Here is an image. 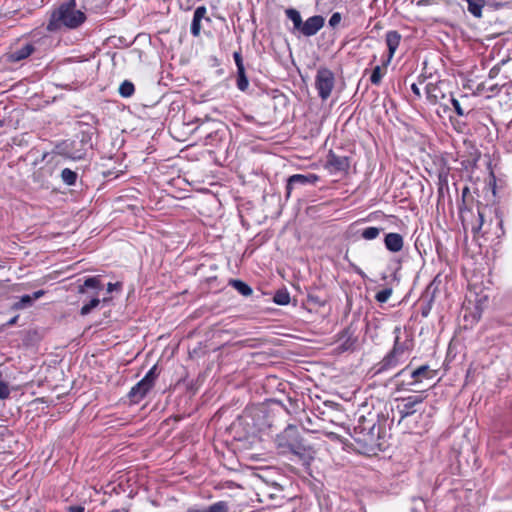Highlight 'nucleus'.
Instances as JSON below:
<instances>
[{
  "label": "nucleus",
  "mask_w": 512,
  "mask_h": 512,
  "mask_svg": "<svg viewBox=\"0 0 512 512\" xmlns=\"http://www.w3.org/2000/svg\"><path fill=\"white\" fill-rule=\"evenodd\" d=\"M477 92L480 94V93H483V92H487V86H486V83L485 82H482L480 83L478 86H477Z\"/></svg>",
  "instance_id": "a19ab883"
},
{
  "label": "nucleus",
  "mask_w": 512,
  "mask_h": 512,
  "mask_svg": "<svg viewBox=\"0 0 512 512\" xmlns=\"http://www.w3.org/2000/svg\"><path fill=\"white\" fill-rule=\"evenodd\" d=\"M45 294L44 290L35 291L32 295L33 300L41 298Z\"/></svg>",
  "instance_id": "37998d69"
},
{
  "label": "nucleus",
  "mask_w": 512,
  "mask_h": 512,
  "mask_svg": "<svg viewBox=\"0 0 512 512\" xmlns=\"http://www.w3.org/2000/svg\"><path fill=\"white\" fill-rule=\"evenodd\" d=\"M425 399L426 396L423 394L410 395L397 399V411L400 415V421L409 416H412L416 412H419Z\"/></svg>",
  "instance_id": "9d476101"
},
{
  "label": "nucleus",
  "mask_w": 512,
  "mask_h": 512,
  "mask_svg": "<svg viewBox=\"0 0 512 512\" xmlns=\"http://www.w3.org/2000/svg\"><path fill=\"white\" fill-rule=\"evenodd\" d=\"M230 284L243 296H250L253 293L252 288L241 280H231Z\"/></svg>",
  "instance_id": "393cba45"
},
{
  "label": "nucleus",
  "mask_w": 512,
  "mask_h": 512,
  "mask_svg": "<svg viewBox=\"0 0 512 512\" xmlns=\"http://www.w3.org/2000/svg\"><path fill=\"white\" fill-rule=\"evenodd\" d=\"M411 91L414 94L415 99H420L421 98V91H420V88H419L418 84L412 83L411 84Z\"/></svg>",
  "instance_id": "58836bf2"
},
{
  "label": "nucleus",
  "mask_w": 512,
  "mask_h": 512,
  "mask_svg": "<svg viewBox=\"0 0 512 512\" xmlns=\"http://www.w3.org/2000/svg\"><path fill=\"white\" fill-rule=\"evenodd\" d=\"M110 512H121L119 509H113L112 511Z\"/></svg>",
  "instance_id": "3c124183"
},
{
  "label": "nucleus",
  "mask_w": 512,
  "mask_h": 512,
  "mask_svg": "<svg viewBox=\"0 0 512 512\" xmlns=\"http://www.w3.org/2000/svg\"><path fill=\"white\" fill-rule=\"evenodd\" d=\"M504 63H505V61H502L501 63L496 64L489 70V73H488L489 79H494L499 75L500 70H501V65Z\"/></svg>",
  "instance_id": "e433bc0d"
},
{
  "label": "nucleus",
  "mask_w": 512,
  "mask_h": 512,
  "mask_svg": "<svg viewBox=\"0 0 512 512\" xmlns=\"http://www.w3.org/2000/svg\"><path fill=\"white\" fill-rule=\"evenodd\" d=\"M468 4V11L476 18L482 17V9L485 5V0H466Z\"/></svg>",
  "instance_id": "aec40b11"
},
{
  "label": "nucleus",
  "mask_w": 512,
  "mask_h": 512,
  "mask_svg": "<svg viewBox=\"0 0 512 512\" xmlns=\"http://www.w3.org/2000/svg\"><path fill=\"white\" fill-rule=\"evenodd\" d=\"M35 51V43L31 41H22L18 39L9 47V50L4 54V59L7 63L15 64L23 60H26Z\"/></svg>",
  "instance_id": "6e6552de"
},
{
  "label": "nucleus",
  "mask_w": 512,
  "mask_h": 512,
  "mask_svg": "<svg viewBox=\"0 0 512 512\" xmlns=\"http://www.w3.org/2000/svg\"><path fill=\"white\" fill-rule=\"evenodd\" d=\"M422 315H423V316H427V310H424V311L422 312Z\"/></svg>",
  "instance_id": "de8ad7c7"
},
{
  "label": "nucleus",
  "mask_w": 512,
  "mask_h": 512,
  "mask_svg": "<svg viewBox=\"0 0 512 512\" xmlns=\"http://www.w3.org/2000/svg\"><path fill=\"white\" fill-rule=\"evenodd\" d=\"M506 85V83H502V84H493V85H490V86H487V97L490 98V97H493V96H496L500 93L501 89Z\"/></svg>",
  "instance_id": "72a5a7b5"
},
{
  "label": "nucleus",
  "mask_w": 512,
  "mask_h": 512,
  "mask_svg": "<svg viewBox=\"0 0 512 512\" xmlns=\"http://www.w3.org/2000/svg\"><path fill=\"white\" fill-rule=\"evenodd\" d=\"M189 512H207V508L206 509H190Z\"/></svg>",
  "instance_id": "a18cd8bd"
},
{
  "label": "nucleus",
  "mask_w": 512,
  "mask_h": 512,
  "mask_svg": "<svg viewBox=\"0 0 512 512\" xmlns=\"http://www.w3.org/2000/svg\"><path fill=\"white\" fill-rule=\"evenodd\" d=\"M449 101H450V102H451V104L453 105L454 110H455V112L457 113V115H459V116H463V115H465V111H464V109L462 108V106H461L460 102H459L457 99H455L454 97H452V96H451V98L449 99Z\"/></svg>",
  "instance_id": "c9c22d12"
},
{
  "label": "nucleus",
  "mask_w": 512,
  "mask_h": 512,
  "mask_svg": "<svg viewBox=\"0 0 512 512\" xmlns=\"http://www.w3.org/2000/svg\"><path fill=\"white\" fill-rule=\"evenodd\" d=\"M120 286H121L120 283H108L107 291L112 292L114 289L120 288Z\"/></svg>",
  "instance_id": "79ce46f5"
},
{
  "label": "nucleus",
  "mask_w": 512,
  "mask_h": 512,
  "mask_svg": "<svg viewBox=\"0 0 512 512\" xmlns=\"http://www.w3.org/2000/svg\"><path fill=\"white\" fill-rule=\"evenodd\" d=\"M33 298L30 295H23L18 302L14 304L15 309H23L32 305Z\"/></svg>",
  "instance_id": "473e14b6"
},
{
  "label": "nucleus",
  "mask_w": 512,
  "mask_h": 512,
  "mask_svg": "<svg viewBox=\"0 0 512 512\" xmlns=\"http://www.w3.org/2000/svg\"><path fill=\"white\" fill-rule=\"evenodd\" d=\"M281 494V489L279 487L275 488V498H278Z\"/></svg>",
  "instance_id": "c03bdc74"
},
{
  "label": "nucleus",
  "mask_w": 512,
  "mask_h": 512,
  "mask_svg": "<svg viewBox=\"0 0 512 512\" xmlns=\"http://www.w3.org/2000/svg\"><path fill=\"white\" fill-rule=\"evenodd\" d=\"M402 36L396 30H390L385 34V42L388 48L387 58L383 61V66L387 67L393 59L396 50L398 49Z\"/></svg>",
  "instance_id": "4468645a"
},
{
  "label": "nucleus",
  "mask_w": 512,
  "mask_h": 512,
  "mask_svg": "<svg viewBox=\"0 0 512 512\" xmlns=\"http://www.w3.org/2000/svg\"><path fill=\"white\" fill-rule=\"evenodd\" d=\"M393 293L392 288H385L380 291H378L375 295V299L379 303H385L388 301V299L391 297Z\"/></svg>",
  "instance_id": "7c9ffc66"
},
{
  "label": "nucleus",
  "mask_w": 512,
  "mask_h": 512,
  "mask_svg": "<svg viewBox=\"0 0 512 512\" xmlns=\"http://www.w3.org/2000/svg\"><path fill=\"white\" fill-rule=\"evenodd\" d=\"M393 333L395 334L393 347L387 353V355L376 365L375 374L383 373L397 367L402 362L403 355L412 351L413 349V339H407L405 341L400 340V326H396Z\"/></svg>",
  "instance_id": "7ed1b4c3"
},
{
  "label": "nucleus",
  "mask_w": 512,
  "mask_h": 512,
  "mask_svg": "<svg viewBox=\"0 0 512 512\" xmlns=\"http://www.w3.org/2000/svg\"><path fill=\"white\" fill-rule=\"evenodd\" d=\"M381 230L378 227H367L361 231V237L369 241L374 240L380 235Z\"/></svg>",
  "instance_id": "a878e982"
},
{
  "label": "nucleus",
  "mask_w": 512,
  "mask_h": 512,
  "mask_svg": "<svg viewBox=\"0 0 512 512\" xmlns=\"http://www.w3.org/2000/svg\"><path fill=\"white\" fill-rule=\"evenodd\" d=\"M470 195V189L468 186H465L463 189H462V193H461V197H462V201L461 203L458 205V209H459V214H460V217L463 219L464 218V213L466 211H470L467 206H466V197Z\"/></svg>",
  "instance_id": "c756f323"
},
{
  "label": "nucleus",
  "mask_w": 512,
  "mask_h": 512,
  "mask_svg": "<svg viewBox=\"0 0 512 512\" xmlns=\"http://www.w3.org/2000/svg\"><path fill=\"white\" fill-rule=\"evenodd\" d=\"M341 19V14L339 12H335L329 19V25L331 27H336L340 23Z\"/></svg>",
  "instance_id": "4c0bfd02"
},
{
  "label": "nucleus",
  "mask_w": 512,
  "mask_h": 512,
  "mask_svg": "<svg viewBox=\"0 0 512 512\" xmlns=\"http://www.w3.org/2000/svg\"><path fill=\"white\" fill-rule=\"evenodd\" d=\"M426 91V98L429 101V103L435 105V104H441L442 100L446 98V95L443 91V83H428L425 86Z\"/></svg>",
  "instance_id": "2eb2a0df"
},
{
  "label": "nucleus",
  "mask_w": 512,
  "mask_h": 512,
  "mask_svg": "<svg viewBox=\"0 0 512 512\" xmlns=\"http://www.w3.org/2000/svg\"><path fill=\"white\" fill-rule=\"evenodd\" d=\"M386 69H387V67H384L383 65L375 66L370 75L371 84L376 85V86L380 85L382 78L386 73Z\"/></svg>",
  "instance_id": "412c9836"
},
{
  "label": "nucleus",
  "mask_w": 512,
  "mask_h": 512,
  "mask_svg": "<svg viewBox=\"0 0 512 512\" xmlns=\"http://www.w3.org/2000/svg\"><path fill=\"white\" fill-rule=\"evenodd\" d=\"M119 94L124 98H129L135 93V86L131 81H123L118 89Z\"/></svg>",
  "instance_id": "b1692460"
},
{
  "label": "nucleus",
  "mask_w": 512,
  "mask_h": 512,
  "mask_svg": "<svg viewBox=\"0 0 512 512\" xmlns=\"http://www.w3.org/2000/svg\"><path fill=\"white\" fill-rule=\"evenodd\" d=\"M494 6H495V8H500V7H502V6H503V4L497 3V4H495Z\"/></svg>",
  "instance_id": "49530a36"
},
{
  "label": "nucleus",
  "mask_w": 512,
  "mask_h": 512,
  "mask_svg": "<svg viewBox=\"0 0 512 512\" xmlns=\"http://www.w3.org/2000/svg\"><path fill=\"white\" fill-rule=\"evenodd\" d=\"M410 364L395 374V378L405 376L409 372V379L403 380L399 384L402 390H410L409 387L421 383L424 379H432L436 375V371L431 369L429 365H421L420 367L409 371Z\"/></svg>",
  "instance_id": "423d86ee"
},
{
  "label": "nucleus",
  "mask_w": 512,
  "mask_h": 512,
  "mask_svg": "<svg viewBox=\"0 0 512 512\" xmlns=\"http://www.w3.org/2000/svg\"><path fill=\"white\" fill-rule=\"evenodd\" d=\"M377 415L368 412L367 415H359L357 424L353 428L351 436L353 439L364 446L373 444L379 436V428L376 431Z\"/></svg>",
  "instance_id": "20e7f679"
},
{
  "label": "nucleus",
  "mask_w": 512,
  "mask_h": 512,
  "mask_svg": "<svg viewBox=\"0 0 512 512\" xmlns=\"http://www.w3.org/2000/svg\"><path fill=\"white\" fill-rule=\"evenodd\" d=\"M438 178H439L438 193H439V195H442L444 187H448L447 173L440 172Z\"/></svg>",
  "instance_id": "f704fd0d"
},
{
  "label": "nucleus",
  "mask_w": 512,
  "mask_h": 512,
  "mask_svg": "<svg viewBox=\"0 0 512 512\" xmlns=\"http://www.w3.org/2000/svg\"><path fill=\"white\" fill-rule=\"evenodd\" d=\"M354 342H355V340L352 341V343L350 345H346V343L344 345L346 346V348H349Z\"/></svg>",
  "instance_id": "8fccbe9b"
},
{
  "label": "nucleus",
  "mask_w": 512,
  "mask_h": 512,
  "mask_svg": "<svg viewBox=\"0 0 512 512\" xmlns=\"http://www.w3.org/2000/svg\"><path fill=\"white\" fill-rule=\"evenodd\" d=\"M273 301L278 305H287L290 302V295L286 290H278L274 294Z\"/></svg>",
  "instance_id": "cd10ccee"
},
{
  "label": "nucleus",
  "mask_w": 512,
  "mask_h": 512,
  "mask_svg": "<svg viewBox=\"0 0 512 512\" xmlns=\"http://www.w3.org/2000/svg\"><path fill=\"white\" fill-rule=\"evenodd\" d=\"M206 13H207V9L205 6H198L195 11H194V15H193V19H192V23H191V27H190V31H191V34L194 36V37H198L200 36V33H201V21L202 19H206L207 21H210V18L209 17H206Z\"/></svg>",
  "instance_id": "a211bd4d"
},
{
  "label": "nucleus",
  "mask_w": 512,
  "mask_h": 512,
  "mask_svg": "<svg viewBox=\"0 0 512 512\" xmlns=\"http://www.w3.org/2000/svg\"><path fill=\"white\" fill-rule=\"evenodd\" d=\"M233 58L237 67L236 86L240 91L245 92L249 87V81L245 72L241 49L233 53Z\"/></svg>",
  "instance_id": "ddd939ff"
},
{
  "label": "nucleus",
  "mask_w": 512,
  "mask_h": 512,
  "mask_svg": "<svg viewBox=\"0 0 512 512\" xmlns=\"http://www.w3.org/2000/svg\"><path fill=\"white\" fill-rule=\"evenodd\" d=\"M276 445L284 452L300 454L303 449L298 430L295 426L289 425L275 439Z\"/></svg>",
  "instance_id": "0eeeda50"
},
{
  "label": "nucleus",
  "mask_w": 512,
  "mask_h": 512,
  "mask_svg": "<svg viewBox=\"0 0 512 512\" xmlns=\"http://www.w3.org/2000/svg\"><path fill=\"white\" fill-rule=\"evenodd\" d=\"M15 321H16V318L12 319V320L10 321V323H11V324H12V323H15Z\"/></svg>",
  "instance_id": "603ef678"
},
{
  "label": "nucleus",
  "mask_w": 512,
  "mask_h": 512,
  "mask_svg": "<svg viewBox=\"0 0 512 512\" xmlns=\"http://www.w3.org/2000/svg\"><path fill=\"white\" fill-rule=\"evenodd\" d=\"M229 507L225 501H218L207 508V512H228Z\"/></svg>",
  "instance_id": "2f4dec72"
},
{
  "label": "nucleus",
  "mask_w": 512,
  "mask_h": 512,
  "mask_svg": "<svg viewBox=\"0 0 512 512\" xmlns=\"http://www.w3.org/2000/svg\"><path fill=\"white\" fill-rule=\"evenodd\" d=\"M422 315H423V316H427V310H424V311L422 312Z\"/></svg>",
  "instance_id": "09e8293b"
},
{
  "label": "nucleus",
  "mask_w": 512,
  "mask_h": 512,
  "mask_svg": "<svg viewBox=\"0 0 512 512\" xmlns=\"http://www.w3.org/2000/svg\"><path fill=\"white\" fill-rule=\"evenodd\" d=\"M67 511L68 512H85V508L81 505L69 506L67 508Z\"/></svg>",
  "instance_id": "ea45409f"
},
{
  "label": "nucleus",
  "mask_w": 512,
  "mask_h": 512,
  "mask_svg": "<svg viewBox=\"0 0 512 512\" xmlns=\"http://www.w3.org/2000/svg\"><path fill=\"white\" fill-rule=\"evenodd\" d=\"M319 181V176L313 173L303 175L294 174L290 176L286 184V198L291 196L293 189L298 185L315 184Z\"/></svg>",
  "instance_id": "f8f14e48"
},
{
  "label": "nucleus",
  "mask_w": 512,
  "mask_h": 512,
  "mask_svg": "<svg viewBox=\"0 0 512 512\" xmlns=\"http://www.w3.org/2000/svg\"><path fill=\"white\" fill-rule=\"evenodd\" d=\"M326 168L333 172L347 173L350 169V158L348 156H339L330 150L327 155Z\"/></svg>",
  "instance_id": "9b49d317"
},
{
  "label": "nucleus",
  "mask_w": 512,
  "mask_h": 512,
  "mask_svg": "<svg viewBox=\"0 0 512 512\" xmlns=\"http://www.w3.org/2000/svg\"><path fill=\"white\" fill-rule=\"evenodd\" d=\"M335 86V74L327 67H320L315 76V88L318 96L323 100H327Z\"/></svg>",
  "instance_id": "1a4fd4ad"
},
{
  "label": "nucleus",
  "mask_w": 512,
  "mask_h": 512,
  "mask_svg": "<svg viewBox=\"0 0 512 512\" xmlns=\"http://www.w3.org/2000/svg\"><path fill=\"white\" fill-rule=\"evenodd\" d=\"M324 26V18L320 15L309 17L303 22L300 31L305 36L315 35Z\"/></svg>",
  "instance_id": "dca6fc26"
},
{
  "label": "nucleus",
  "mask_w": 512,
  "mask_h": 512,
  "mask_svg": "<svg viewBox=\"0 0 512 512\" xmlns=\"http://www.w3.org/2000/svg\"><path fill=\"white\" fill-rule=\"evenodd\" d=\"M286 15L293 22L294 27L296 29L300 30V28L303 24L300 13L295 9H287Z\"/></svg>",
  "instance_id": "bb28decb"
},
{
  "label": "nucleus",
  "mask_w": 512,
  "mask_h": 512,
  "mask_svg": "<svg viewBox=\"0 0 512 512\" xmlns=\"http://www.w3.org/2000/svg\"><path fill=\"white\" fill-rule=\"evenodd\" d=\"M151 391V388L146 385L143 381H139L135 384L131 390L129 391L127 397L129 398L130 403L138 404L142 401L146 395Z\"/></svg>",
  "instance_id": "f3484780"
},
{
  "label": "nucleus",
  "mask_w": 512,
  "mask_h": 512,
  "mask_svg": "<svg viewBox=\"0 0 512 512\" xmlns=\"http://www.w3.org/2000/svg\"><path fill=\"white\" fill-rule=\"evenodd\" d=\"M384 244L387 250L397 253L403 249L404 240L399 233H388L385 235Z\"/></svg>",
  "instance_id": "6ab92c4d"
},
{
  "label": "nucleus",
  "mask_w": 512,
  "mask_h": 512,
  "mask_svg": "<svg viewBox=\"0 0 512 512\" xmlns=\"http://www.w3.org/2000/svg\"><path fill=\"white\" fill-rule=\"evenodd\" d=\"M474 237L485 236L487 239H500L505 231L503 218L497 209L478 206V224L472 227Z\"/></svg>",
  "instance_id": "f03ea898"
},
{
  "label": "nucleus",
  "mask_w": 512,
  "mask_h": 512,
  "mask_svg": "<svg viewBox=\"0 0 512 512\" xmlns=\"http://www.w3.org/2000/svg\"><path fill=\"white\" fill-rule=\"evenodd\" d=\"M86 19L85 13L77 9L76 0H67L51 12L46 29L49 32L62 28L73 30L79 28Z\"/></svg>",
  "instance_id": "f257e3e1"
},
{
  "label": "nucleus",
  "mask_w": 512,
  "mask_h": 512,
  "mask_svg": "<svg viewBox=\"0 0 512 512\" xmlns=\"http://www.w3.org/2000/svg\"><path fill=\"white\" fill-rule=\"evenodd\" d=\"M77 178H78L77 173L75 171L71 170L70 168H64L61 171V179L68 186L75 185Z\"/></svg>",
  "instance_id": "4be33fe9"
},
{
  "label": "nucleus",
  "mask_w": 512,
  "mask_h": 512,
  "mask_svg": "<svg viewBox=\"0 0 512 512\" xmlns=\"http://www.w3.org/2000/svg\"><path fill=\"white\" fill-rule=\"evenodd\" d=\"M11 389L8 382L5 380L3 373L0 371V399L6 400L9 398Z\"/></svg>",
  "instance_id": "c85d7f7f"
},
{
  "label": "nucleus",
  "mask_w": 512,
  "mask_h": 512,
  "mask_svg": "<svg viewBox=\"0 0 512 512\" xmlns=\"http://www.w3.org/2000/svg\"><path fill=\"white\" fill-rule=\"evenodd\" d=\"M159 376V372L157 370V365H154L150 368V370L146 373V375L141 379L146 385H148L151 389L154 387L156 379Z\"/></svg>",
  "instance_id": "5701e85b"
},
{
  "label": "nucleus",
  "mask_w": 512,
  "mask_h": 512,
  "mask_svg": "<svg viewBox=\"0 0 512 512\" xmlns=\"http://www.w3.org/2000/svg\"><path fill=\"white\" fill-rule=\"evenodd\" d=\"M103 284L100 276L88 277L84 280V283L79 286L78 293L81 295H87L83 301L84 304L80 309L82 316L88 315L94 308L100 304V292L103 290Z\"/></svg>",
  "instance_id": "39448f33"
}]
</instances>
